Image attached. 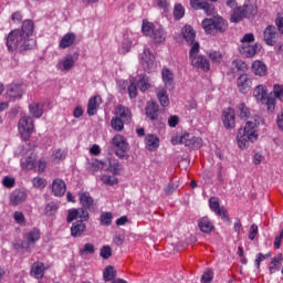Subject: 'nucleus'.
<instances>
[{
  "label": "nucleus",
  "instance_id": "obj_1",
  "mask_svg": "<svg viewBox=\"0 0 283 283\" xmlns=\"http://www.w3.org/2000/svg\"><path fill=\"white\" fill-rule=\"evenodd\" d=\"M32 34H34V21L24 20L21 29H14L7 35V50L14 52L19 49L20 54L34 50L36 48V40L31 38Z\"/></svg>",
  "mask_w": 283,
  "mask_h": 283
},
{
  "label": "nucleus",
  "instance_id": "obj_2",
  "mask_svg": "<svg viewBox=\"0 0 283 283\" xmlns=\"http://www.w3.org/2000/svg\"><path fill=\"white\" fill-rule=\"evenodd\" d=\"M202 28L206 34L217 36V34H223L229 30V22L222 17L206 18L202 20Z\"/></svg>",
  "mask_w": 283,
  "mask_h": 283
},
{
  "label": "nucleus",
  "instance_id": "obj_3",
  "mask_svg": "<svg viewBox=\"0 0 283 283\" xmlns=\"http://www.w3.org/2000/svg\"><path fill=\"white\" fill-rule=\"evenodd\" d=\"M255 127H258L255 122H247L244 128L239 129L237 140L240 149H247L249 143H255L258 140Z\"/></svg>",
  "mask_w": 283,
  "mask_h": 283
},
{
  "label": "nucleus",
  "instance_id": "obj_4",
  "mask_svg": "<svg viewBox=\"0 0 283 283\" xmlns=\"http://www.w3.org/2000/svg\"><path fill=\"white\" fill-rule=\"evenodd\" d=\"M199 53L200 43L195 42L189 51V61L191 62L192 67L202 70V72H209V70H211V63H209V59Z\"/></svg>",
  "mask_w": 283,
  "mask_h": 283
},
{
  "label": "nucleus",
  "instance_id": "obj_5",
  "mask_svg": "<svg viewBox=\"0 0 283 283\" xmlns=\"http://www.w3.org/2000/svg\"><path fill=\"white\" fill-rule=\"evenodd\" d=\"M258 12V9L253 7V4H244L243 7H234V10L231 14L230 21L231 23H240L242 19H247V17H254Z\"/></svg>",
  "mask_w": 283,
  "mask_h": 283
},
{
  "label": "nucleus",
  "instance_id": "obj_6",
  "mask_svg": "<svg viewBox=\"0 0 283 283\" xmlns=\"http://www.w3.org/2000/svg\"><path fill=\"white\" fill-rule=\"evenodd\" d=\"M18 129L23 140H30V136L34 132V119L30 116L21 117L18 123Z\"/></svg>",
  "mask_w": 283,
  "mask_h": 283
},
{
  "label": "nucleus",
  "instance_id": "obj_7",
  "mask_svg": "<svg viewBox=\"0 0 283 283\" xmlns=\"http://www.w3.org/2000/svg\"><path fill=\"white\" fill-rule=\"evenodd\" d=\"M114 147H116V156L117 158H129L127 156V149H129V144L122 135H115L112 139Z\"/></svg>",
  "mask_w": 283,
  "mask_h": 283
},
{
  "label": "nucleus",
  "instance_id": "obj_8",
  "mask_svg": "<svg viewBox=\"0 0 283 283\" xmlns=\"http://www.w3.org/2000/svg\"><path fill=\"white\" fill-rule=\"evenodd\" d=\"M178 138L179 145H185L188 149H200V147H202V138L196 137L189 133H184Z\"/></svg>",
  "mask_w": 283,
  "mask_h": 283
},
{
  "label": "nucleus",
  "instance_id": "obj_9",
  "mask_svg": "<svg viewBox=\"0 0 283 283\" xmlns=\"http://www.w3.org/2000/svg\"><path fill=\"white\" fill-rule=\"evenodd\" d=\"M90 209H85L84 207L76 209H70L66 218V222H74L77 218H80V222H87L90 220Z\"/></svg>",
  "mask_w": 283,
  "mask_h": 283
},
{
  "label": "nucleus",
  "instance_id": "obj_10",
  "mask_svg": "<svg viewBox=\"0 0 283 283\" xmlns=\"http://www.w3.org/2000/svg\"><path fill=\"white\" fill-rule=\"evenodd\" d=\"M142 67H144L145 72H148V74L156 71V56H154L149 49L144 50L142 56Z\"/></svg>",
  "mask_w": 283,
  "mask_h": 283
},
{
  "label": "nucleus",
  "instance_id": "obj_11",
  "mask_svg": "<svg viewBox=\"0 0 283 283\" xmlns=\"http://www.w3.org/2000/svg\"><path fill=\"white\" fill-rule=\"evenodd\" d=\"M253 85V78L249 74H241L237 78V87L240 94H249L251 92V87Z\"/></svg>",
  "mask_w": 283,
  "mask_h": 283
},
{
  "label": "nucleus",
  "instance_id": "obj_12",
  "mask_svg": "<svg viewBox=\"0 0 283 283\" xmlns=\"http://www.w3.org/2000/svg\"><path fill=\"white\" fill-rule=\"evenodd\" d=\"M277 36H280V34L273 24L268 25L263 31V40L266 45H275L277 43Z\"/></svg>",
  "mask_w": 283,
  "mask_h": 283
},
{
  "label": "nucleus",
  "instance_id": "obj_13",
  "mask_svg": "<svg viewBox=\"0 0 283 283\" xmlns=\"http://www.w3.org/2000/svg\"><path fill=\"white\" fill-rule=\"evenodd\" d=\"M261 46L260 44H249V43H244L241 44L239 48V52L241 56H245V59H253V56H255L258 54V52H260Z\"/></svg>",
  "mask_w": 283,
  "mask_h": 283
},
{
  "label": "nucleus",
  "instance_id": "obj_14",
  "mask_svg": "<svg viewBox=\"0 0 283 283\" xmlns=\"http://www.w3.org/2000/svg\"><path fill=\"white\" fill-rule=\"evenodd\" d=\"M209 208L211 209V211L217 213V216H220L222 220L229 221V213L227 209L220 208V199L218 197H211L209 199Z\"/></svg>",
  "mask_w": 283,
  "mask_h": 283
},
{
  "label": "nucleus",
  "instance_id": "obj_15",
  "mask_svg": "<svg viewBox=\"0 0 283 283\" xmlns=\"http://www.w3.org/2000/svg\"><path fill=\"white\" fill-rule=\"evenodd\" d=\"M222 120L226 129H233V127H235V111L231 107L226 108L223 111Z\"/></svg>",
  "mask_w": 283,
  "mask_h": 283
},
{
  "label": "nucleus",
  "instance_id": "obj_16",
  "mask_svg": "<svg viewBox=\"0 0 283 283\" xmlns=\"http://www.w3.org/2000/svg\"><path fill=\"white\" fill-rule=\"evenodd\" d=\"M65 191H67V186L63 179L56 178L52 182V193L55 198H61L65 196Z\"/></svg>",
  "mask_w": 283,
  "mask_h": 283
},
{
  "label": "nucleus",
  "instance_id": "obj_17",
  "mask_svg": "<svg viewBox=\"0 0 283 283\" xmlns=\"http://www.w3.org/2000/svg\"><path fill=\"white\" fill-rule=\"evenodd\" d=\"M77 196L80 199V205L84 209H88V211H91V209H94V198L92 197V195H90L88 191H80Z\"/></svg>",
  "mask_w": 283,
  "mask_h": 283
},
{
  "label": "nucleus",
  "instance_id": "obj_18",
  "mask_svg": "<svg viewBox=\"0 0 283 283\" xmlns=\"http://www.w3.org/2000/svg\"><path fill=\"white\" fill-rule=\"evenodd\" d=\"M28 200V193H25V190L15 189L10 195V202L18 207V205H23Z\"/></svg>",
  "mask_w": 283,
  "mask_h": 283
},
{
  "label": "nucleus",
  "instance_id": "obj_19",
  "mask_svg": "<svg viewBox=\"0 0 283 283\" xmlns=\"http://www.w3.org/2000/svg\"><path fill=\"white\" fill-rule=\"evenodd\" d=\"M115 117L124 120V123H129L132 120V111L129 109V107L118 105L115 108Z\"/></svg>",
  "mask_w": 283,
  "mask_h": 283
},
{
  "label": "nucleus",
  "instance_id": "obj_20",
  "mask_svg": "<svg viewBox=\"0 0 283 283\" xmlns=\"http://www.w3.org/2000/svg\"><path fill=\"white\" fill-rule=\"evenodd\" d=\"M158 114H160V106L156 102H148L146 105V116L149 120H158Z\"/></svg>",
  "mask_w": 283,
  "mask_h": 283
},
{
  "label": "nucleus",
  "instance_id": "obj_21",
  "mask_svg": "<svg viewBox=\"0 0 283 283\" xmlns=\"http://www.w3.org/2000/svg\"><path fill=\"white\" fill-rule=\"evenodd\" d=\"M76 43V34L74 32H69L64 34L59 43L60 50H67V48H72Z\"/></svg>",
  "mask_w": 283,
  "mask_h": 283
},
{
  "label": "nucleus",
  "instance_id": "obj_22",
  "mask_svg": "<svg viewBox=\"0 0 283 283\" xmlns=\"http://www.w3.org/2000/svg\"><path fill=\"white\" fill-rule=\"evenodd\" d=\"M7 95L10 98L17 99V98H22L23 97V87L21 84H9L7 86Z\"/></svg>",
  "mask_w": 283,
  "mask_h": 283
},
{
  "label": "nucleus",
  "instance_id": "obj_23",
  "mask_svg": "<svg viewBox=\"0 0 283 283\" xmlns=\"http://www.w3.org/2000/svg\"><path fill=\"white\" fill-rule=\"evenodd\" d=\"M145 145L148 151H156L160 147V138L154 134H148L145 137Z\"/></svg>",
  "mask_w": 283,
  "mask_h": 283
},
{
  "label": "nucleus",
  "instance_id": "obj_24",
  "mask_svg": "<svg viewBox=\"0 0 283 283\" xmlns=\"http://www.w3.org/2000/svg\"><path fill=\"white\" fill-rule=\"evenodd\" d=\"M30 274L35 280H43V275H45V264L42 262H34L31 266Z\"/></svg>",
  "mask_w": 283,
  "mask_h": 283
},
{
  "label": "nucleus",
  "instance_id": "obj_25",
  "mask_svg": "<svg viewBox=\"0 0 283 283\" xmlns=\"http://www.w3.org/2000/svg\"><path fill=\"white\" fill-rule=\"evenodd\" d=\"M21 167L28 171L34 169L36 167V155L31 153L30 155L22 157Z\"/></svg>",
  "mask_w": 283,
  "mask_h": 283
},
{
  "label": "nucleus",
  "instance_id": "obj_26",
  "mask_svg": "<svg viewBox=\"0 0 283 283\" xmlns=\"http://www.w3.org/2000/svg\"><path fill=\"white\" fill-rule=\"evenodd\" d=\"M181 34L185 41H187L189 45L193 46V44L196 43V31L193 30V27L186 24L181 30Z\"/></svg>",
  "mask_w": 283,
  "mask_h": 283
},
{
  "label": "nucleus",
  "instance_id": "obj_27",
  "mask_svg": "<svg viewBox=\"0 0 283 283\" xmlns=\"http://www.w3.org/2000/svg\"><path fill=\"white\" fill-rule=\"evenodd\" d=\"M161 78L165 87L167 90H172L174 87V72L168 67H164L161 71Z\"/></svg>",
  "mask_w": 283,
  "mask_h": 283
},
{
  "label": "nucleus",
  "instance_id": "obj_28",
  "mask_svg": "<svg viewBox=\"0 0 283 283\" xmlns=\"http://www.w3.org/2000/svg\"><path fill=\"white\" fill-rule=\"evenodd\" d=\"M24 240L28 245L36 244L41 240V230L39 228L31 229L25 235Z\"/></svg>",
  "mask_w": 283,
  "mask_h": 283
},
{
  "label": "nucleus",
  "instance_id": "obj_29",
  "mask_svg": "<svg viewBox=\"0 0 283 283\" xmlns=\"http://www.w3.org/2000/svg\"><path fill=\"white\" fill-rule=\"evenodd\" d=\"M198 227L202 233L207 234L211 233V231L216 229V226H213V222H211L209 217H202L198 222Z\"/></svg>",
  "mask_w": 283,
  "mask_h": 283
},
{
  "label": "nucleus",
  "instance_id": "obj_30",
  "mask_svg": "<svg viewBox=\"0 0 283 283\" xmlns=\"http://www.w3.org/2000/svg\"><path fill=\"white\" fill-rule=\"evenodd\" d=\"M103 103V99L101 96L95 95L92 98H90L88 104H87V114L88 116H94L98 109V105Z\"/></svg>",
  "mask_w": 283,
  "mask_h": 283
},
{
  "label": "nucleus",
  "instance_id": "obj_31",
  "mask_svg": "<svg viewBox=\"0 0 283 283\" xmlns=\"http://www.w3.org/2000/svg\"><path fill=\"white\" fill-rule=\"evenodd\" d=\"M87 226L84 224L83 221H76L71 227V235L72 238H81L83 233H85Z\"/></svg>",
  "mask_w": 283,
  "mask_h": 283
},
{
  "label": "nucleus",
  "instance_id": "obj_32",
  "mask_svg": "<svg viewBox=\"0 0 283 283\" xmlns=\"http://www.w3.org/2000/svg\"><path fill=\"white\" fill-rule=\"evenodd\" d=\"M252 72L253 74H255V76H266V64H264V62L260 61V60H255L252 63Z\"/></svg>",
  "mask_w": 283,
  "mask_h": 283
},
{
  "label": "nucleus",
  "instance_id": "obj_33",
  "mask_svg": "<svg viewBox=\"0 0 283 283\" xmlns=\"http://www.w3.org/2000/svg\"><path fill=\"white\" fill-rule=\"evenodd\" d=\"M268 88L266 86L259 84L258 86H255L254 91H253V96L254 98H256V101H260L261 103H264V98H266V94H268Z\"/></svg>",
  "mask_w": 283,
  "mask_h": 283
},
{
  "label": "nucleus",
  "instance_id": "obj_34",
  "mask_svg": "<svg viewBox=\"0 0 283 283\" xmlns=\"http://www.w3.org/2000/svg\"><path fill=\"white\" fill-rule=\"evenodd\" d=\"M156 96L161 107H169V95H167V88L163 87L156 92Z\"/></svg>",
  "mask_w": 283,
  "mask_h": 283
},
{
  "label": "nucleus",
  "instance_id": "obj_35",
  "mask_svg": "<svg viewBox=\"0 0 283 283\" xmlns=\"http://www.w3.org/2000/svg\"><path fill=\"white\" fill-rule=\"evenodd\" d=\"M150 36L153 38V41L154 43H156V45H163V43L167 41L165 31L163 29H157L153 31V34Z\"/></svg>",
  "mask_w": 283,
  "mask_h": 283
},
{
  "label": "nucleus",
  "instance_id": "obj_36",
  "mask_svg": "<svg viewBox=\"0 0 283 283\" xmlns=\"http://www.w3.org/2000/svg\"><path fill=\"white\" fill-rule=\"evenodd\" d=\"M29 113L31 114L32 118H41V116H43V105L39 103H32L29 106Z\"/></svg>",
  "mask_w": 283,
  "mask_h": 283
},
{
  "label": "nucleus",
  "instance_id": "obj_37",
  "mask_svg": "<svg viewBox=\"0 0 283 283\" xmlns=\"http://www.w3.org/2000/svg\"><path fill=\"white\" fill-rule=\"evenodd\" d=\"M125 123L127 122L114 116L111 119V127L114 129V132H123L125 129Z\"/></svg>",
  "mask_w": 283,
  "mask_h": 283
},
{
  "label": "nucleus",
  "instance_id": "obj_38",
  "mask_svg": "<svg viewBox=\"0 0 283 283\" xmlns=\"http://www.w3.org/2000/svg\"><path fill=\"white\" fill-rule=\"evenodd\" d=\"M238 116L241 118V120H247V118L251 116V109L247 107V104L240 103L238 105Z\"/></svg>",
  "mask_w": 283,
  "mask_h": 283
},
{
  "label": "nucleus",
  "instance_id": "obj_39",
  "mask_svg": "<svg viewBox=\"0 0 283 283\" xmlns=\"http://www.w3.org/2000/svg\"><path fill=\"white\" fill-rule=\"evenodd\" d=\"M138 88L142 92H147V90L151 88V83H149V76L147 75H140L139 81H138Z\"/></svg>",
  "mask_w": 283,
  "mask_h": 283
},
{
  "label": "nucleus",
  "instance_id": "obj_40",
  "mask_svg": "<svg viewBox=\"0 0 283 283\" xmlns=\"http://www.w3.org/2000/svg\"><path fill=\"white\" fill-rule=\"evenodd\" d=\"M103 277L105 282H112L114 281V277H116V269L114 266L108 265L103 272Z\"/></svg>",
  "mask_w": 283,
  "mask_h": 283
},
{
  "label": "nucleus",
  "instance_id": "obj_41",
  "mask_svg": "<svg viewBox=\"0 0 283 283\" xmlns=\"http://www.w3.org/2000/svg\"><path fill=\"white\" fill-rule=\"evenodd\" d=\"M156 30H154V23L143 20L142 32L145 36H151Z\"/></svg>",
  "mask_w": 283,
  "mask_h": 283
},
{
  "label": "nucleus",
  "instance_id": "obj_42",
  "mask_svg": "<svg viewBox=\"0 0 283 283\" xmlns=\"http://www.w3.org/2000/svg\"><path fill=\"white\" fill-rule=\"evenodd\" d=\"M208 59L211 63L220 65L222 63V53L220 51H210L208 52Z\"/></svg>",
  "mask_w": 283,
  "mask_h": 283
},
{
  "label": "nucleus",
  "instance_id": "obj_43",
  "mask_svg": "<svg viewBox=\"0 0 283 283\" xmlns=\"http://www.w3.org/2000/svg\"><path fill=\"white\" fill-rule=\"evenodd\" d=\"M109 169L114 174V176L120 175V171H123V165L118 159H112L109 161Z\"/></svg>",
  "mask_w": 283,
  "mask_h": 283
},
{
  "label": "nucleus",
  "instance_id": "obj_44",
  "mask_svg": "<svg viewBox=\"0 0 283 283\" xmlns=\"http://www.w3.org/2000/svg\"><path fill=\"white\" fill-rule=\"evenodd\" d=\"M54 163H61L62 160H65L67 158V151L61 148L55 149L52 153Z\"/></svg>",
  "mask_w": 283,
  "mask_h": 283
},
{
  "label": "nucleus",
  "instance_id": "obj_45",
  "mask_svg": "<svg viewBox=\"0 0 283 283\" xmlns=\"http://www.w3.org/2000/svg\"><path fill=\"white\" fill-rule=\"evenodd\" d=\"M172 17H174L175 21H180V19H182V17H185V7H182V4H180V3L175 4L174 11H172Z\"/></svg>",
  "mask_w": 283,
  "mask_h": 283
},
{
  "label": "nucleus",
  "instance_id": "obj_46",
  "mask_svg": "<svg viewBox=\"0 0 283 283\" xmlns=\"http://www.w3.org/2000/svg\"><path fill=\"white\" fill-rule=\"evenodd\" d=\"M114 214H112V212H103L99 217V222L102 227H109L112 224Z\"/></svg>",
  "mask_w": 283,
  "mask_h": 283
},
{
  "label": "nucleus",
  "instance_id": "obj_47",
  "mask_svg": "<svg viewBox=\"0 0 283 283\" xmlns=\"http://www.w3.org/2000/svg\"><path fill=\"white\" fill-rule=\"evenodd\" d=\"M232 70H237V72H247V70H249V66L247 65V62L242 60H233Z\"/></svg>",
  "mask_w": 283,
  "mask_h": 283
},
{
  "label": "nucleus",
  "instance_id": "obj_48",
  "mask_svg": "<svg viewBox=\"0 0 283 283\" xmlns=\"http://www.w3.org/2000/svg\"><path fill=\"white\" fill-rule=\"evenodd\" d=\"M62 67L64 72H70V70L74 67V56L72 55L65 56L64 60L62 61Z\"/></svg>",
  "mask_w": 283,
  "mask_h": 283
},
{
  "label": "nucleus",
  "instance_id": "obj_49",
  "mask_svg": "<svg viewBox=\"0 0 283 283\" xmlns=\"http://www.w3.org/2000/svg\"><path fill=\"white\" fill-rule=\"evenodd\" d=\"M262 103L266 105L268 112H271V114L275 112V105H276L275 97L268 96L266 98H264V102Z\"/></svg>",
  "mask_w": 283,
  "mask_h": 283
},
{
  "label": "nucleus",
  "instance_id": "obj_50",
  "mask_svg": "<svg viewBox=\"0 0 283 283\" xmlns=\"http://www.w3.org/2000/svg\"><path fill=\"white\" fill-rule=\"evenodd\" d=\"M2 185L6 189H13L14 185H17V179H14V177L6 176L2 179Z\"/></svg>",
  "mask_w": 283,
  "mask_h": 283
},
{
  "label": "nucleus",
  "instance_id": "obj_51",
  "mask_svg": "<svg viewBox=\"0 0 283 283\" xmlns=\"http://www.w3.org/2000/svg\"><path fill=\"white\" fill-rule=\"evenodd\" d=\"M273 95H274V98H277V101H281V103H283V85H280V84L274 85Z\"/></svg>",
  "mask_w": 283,
  "mask_h": 283
},
{
  "label": "nucleus",
  "instance_id": "obj_52",
  "mask_svg": "<svg viewBox=\"0 0 283 283\" xmlns=\"http://www.w3.org/2000/svg\"><path fill=\"white\" fill-rule=\"evenodd\" d=\"M213 270H207L203 272L200 282L201 283H211L213 282Z\"/></svg>",
  "mask_w": 283,
  "mask_h": 283
},
{
  "label": "nucleus",
  "instance_id": "obj_53",
  "mask_svg": "<svg viewBox=\"0 0 283 283\" xmlns=\"http://www.w3.org/2000/svg\"><path fill=\"white\" fill-rule=\"evenodd\" d=\"M99 255L103 258V260H109L112 255V247L103 245L99 250Z\"/></svg>",
  "mask_w": 283,
  "mask_h": 283
},
{
  "label": "nucleus",
  "instance_id": "obj_54",
  "mask_svg": "<svg viewBox=\"0 0 283 283\" xmlns=\"http://www.w3.org/2000/svg\"><path fill=\"white\" fill-rule=\"evenodd\" d=\"M57 210H59V206H56V203L54 202H51L45 206L44 213L45 216L51 217V216H54V213H56Z\"/></svg>",
  "mask_w": 283,
  "mask_h": 283
},
{
  "label": "nucleus",
  "instance_id": "obj_55",
  "mask_svg": "<svg viewBox=\"0 0 283 283\" xmlns=\"http://www.w3.org/2000/svg\"><path fill=\"white\" fill-rule=\"evenodd\" d=\"M128 96L129 98H136V96H138V87L134 82H130L128 86Z\"/></svg>",
  "mask_w": 283,
  "mask_h": 283
},
{
  "label": "nucleus",
  "instance_id": "obj_56",
  "mask_svg": "<svg viewBox=\"0 0 283 283\" xmlns=\"http://www.w3.org/2000/svg\"><path fill=\"white\" fill-rule=\"evenodd\" d=\"M33 187L35 189H45V179L41 177L33 178Z\"/></svg>",
  "mask_w": 283,
  "mask_h": 283
},
{
  "label": "nucleus",
  "instance_id": "obj_57",
  "mask_svg": "<svg viewBox=\"0 0 283 283\" xmlns=\"http://www.w3.org/2000/svg\"><path fill=\"white\" fill-rule=\"evenodd\" d=\"M96 250L94 248L93 243H85L84 248L80 250V255H83L85 253H94Z\"/></svg>",
  "mask_w": 283,
  "mask_h": 283
},
{
  "label": "nucleus",
  "instance_id": "obj_58",
  "mask_svg": "<svg viewBox=\"0 0 283 283\" xmlns=\"http://www.w3.org/2000/svg\"><path fill=\"white\" fill-rule=\"evenodd\" d=\"M275 25H276L280 34H283V13H277L276 14Z\"/></svg>",
  "mask_w": 283,
  "mask_h": 283
},
{
  "label": "nucleus",
  "instance_id": "obj_59",
  "mask_svg": "<svg viewBox=\"0 0 283 283\" xmlns=\"http://www.w3.org/2000/svg\"><path fill=\"white\" fill-rule=\"evenodd\" d=\"M268 258H271V253H268V254L259 253V254H256V258H255L256 269H260V264L262 262H264V260H266Z\"/></svg>",
  "mask_w": 283,
  "mask_h": 283
},
{
  "label": "nucleus",
  "instance_id": "obj_60",
  "mask_svg": "<svg viewBox=\"0 0 283 283\" xmlns=\"http://www.w3.org/2000/svg\"><path fill=\"white\" fill-rule=\"evenodd\" d=\"M13 219L15 220L17 224H23V222H25V216L21 211H15Z\"/></svg>",
  "mask_w": 283,
  "mask_h": 283
},
{
  "label": "nucleus",
  "instance_id": "obj_61",
  "mask_svg": "<svg viewBox=\"0 0 283 283\" xmlns=\"http://www.w3.org/2000/svg\"><path fill=\"white\" fill-rule=\"evenodd\" d=\"M253 41H255V35H253V33H247L242 39H241V43L242 45H244V43H253Z\"/></svg>",
  "mask_w": 283,
  "mask_h": 283
},
{
  "label": "nucleus",
  "instance_id": "obj_62",
  "mask_svg": "<svg viewBox=\"0 0 283 283\" xmlns=\"http://www.w3.org/2000/svg\"><path fill=\"white\" fill-rule=\"evenodd\" d=\"M179 123H180V117H178V115H172L168 118L169 127H177Z\"/></svg>",
  "mask_w": 283,
  "mask_h": 283
},
{
  "label": "nucleus",
  "instance_id": "obj_63",
  "mask_svg": "<svg viewBox=\"0 0 283 283\" xmlns=\"http://www.w3.org/2000/svg\"><path fill=\"white\" fill-rule=\"evenodd\" d=\"M255 235H258V224L253 223L249 230V240H255Z\"/></svg>",
  "mask_w": 283,
  "mask_h": 283
},
{
  "label": "nucleus",
  "instance_id": "obj_64",
  "mask_svg": "<svg viewBox=\"0 0 283 283\" xmlns=\"http://www.w3.org/2000/svg\"><path fill=\"white\" fill-rule=\"evenodd\" d=\"M276 124H277L279 129H281V132H283V109L277 114Z\"/></svg>",
  "mask_w": 283,
  "mask_h": 283
}]
</instances>
